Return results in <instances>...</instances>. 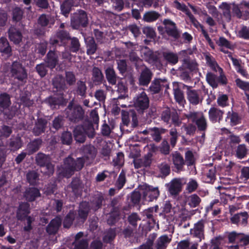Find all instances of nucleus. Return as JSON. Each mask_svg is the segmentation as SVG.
Masks as SVG:
<instances>
[{
    "label": "nucleus",
    "mask_w": 249,
    "mask_h": 249,
    "mask_svg": "<svg viewBox=\"0 0 249 249\" xmlns=\"http://www.w3.org/2000/svg\"><path fill=\"white\" fill-rule=\"evenodd\" d=\"M83 158H78L76 161H74L71 157H68L64 161V167L62 170L59 171L64 177L68 178L73 174L75 170H79L84 165Z\"/></svg>",
    "instance_id": "1"
},
{
    "label": "nucleus",
    "mask_w": 249,
    "mask_h": 249,
    "mask_svg": "<svg viewBox=\"0 0 249 249\" xmlns=\"http://www.w3.org/2000/svg\"><path fill=\"white\" fill-rule=\"evenodd\" d=\"M139 189L142 194L143 198L147 201L157 199L160 195V191L157 187H154L143 184L139 185Z\"/></svg>",
    "instance_id": "2"
},
{
    "label": "nucleus",
    "mask_w": 249,
    "mask_h": 249,
    "mask_svg": "<svg viewBox=\"0 0 249 249\" xmlns=\"http://www.w3.org/2000/svg\"><path fill=\"white\" fill-rule=\"evenodd\" d=\"M36 160L41 167V171L48 175H52L54 171L53 166L49 163V158L45 155L40 153L36 157Z\"/></svg>",
    "instance_id": "3"
},
{
    "label": "nucleus",
    "mask_w": 249,
    "mask_h": 249,
    "mask_svg": "<svg viewBox=\"0 0 249 249\" xmlns=\"http://www.w3.org/2000/svg\"><path fill=\"white\" fill-rule=\"evenodd\" d=\"M134 106L138 110L142 111L149 106V99L142 90L133 99Z\"/></svg>",
    "instance_id": "4"
},
{
    "label": "nucleus",
    "mask_w": 249,
    "mask_h": 249,
    "mask_svg": "<svg viewBox=\"0 0 249 249\" xmlns=\"http://www.w3.org/2000/svg\"><path fill=\"white\" fill-rule=\"evenodd\" d=\"M184 183L183 179L174 178L165 185L171 195L176 196L181 192Z\"/></svg>",
    "instance_id": "5"
},
{
    "label": "nucleus",
    "mask_w": 249,
    "mask_h": 249,
    "mask_svg": "<svg viewBox=\"0 0 249 249\" xmlns=\"http://www.w3.org/2000/svg\"><path fill=\"white\" fill-rule=\"evenodd\" d=\"M87 22V15L83 10H80L75 12L71 18V24L74 28H77L80 25L85 26Z\"/></svg>",
    "instance_id": "6"
},
{
    "label": "nucleus",
    "mask_w": 249,
    "mask_h": 249,
    "mask_svg": "<svg viewBox=\"0 0 249 249\" xmlns=\"http://www.w3.org/2000/svg\"><path fill=\"white\" fill-rule=\"evenodd\" d=\"M186 117L193 122H196L200 130H204L207 126L206 120L201 112H190Z\"/></svg>",
    "instance_id": "7"
},
{
    "label": "nucleus",
    "mask_w": 249,
    "mask_h": 249,
    "mask_svg": "<svg viewBox=\"0 0 249 249\" xmlns=\"http://www.w3.org/2000/svg\"><path fill=\"white\" fill-rule=\"evenodd\" d=\"M183 87L187 89V98L190 104L192 105H197L202 101L201 96V91L195 89H191L188 86L183 85Z\"/></svg>",
    "instance_id": "8"
},
{
    "label": "nucleus",
    "mask_w": 249,
    "mask_h": 249,
    "mask_svg": "<svg viewBox=\"0 0 249 249\" xmlns=\"http://www.w3.org/2000/svg\"><path fill=\"white\" fill-rule=\"evenodd\" d=\"M12 75L19 80L23 81L27 78V73L24 68L18 62H14L11 68Z\"/></svg>",
    "instance_id": "9"
},
{
    "label": "nucleus",
    "mask_w": 249,
    "mask_h": 249,
    "mask_svg": "<svg viewBox=\"0 0 249 249\" xmlns=\"http://www.w3.org/2000/svg\"><path fill=\"white\" fill-rule=\"evenodd\" d=\"M67 112L68 117L70 120L74 122L81 119L84 114L82 107L79 106H76L73 107L71 105H69Z\"/></svg>",
    "instance_id": "10"
},
{
    "label": "nucleus",
    "mask_w": 249,
    "mask_h": 249,
    "mask_svg": "<svg viewBox=\"0 0 249 249\" xmlns=\"http://www.w3.org/2000/svg\"><path fill=\"white\" fill-rule=\"evenodd\" d=\"M228 56L232 61L233 65L234 66L236 71L244 77L247 79H249V74L247 71L242 66L241 61L232 57L231 53L228 54Z\"/></svg>",
    "instance_id": "11"
},
{
    "label": "nucleus",
    "mask_w": 249,
    "mask_h": 249,
    "mask_svg": "<svg viewBox=\"0 0 249 249\" xmlns=\"http://www.w3.org/2000/svg\"><path fill=\"white\" fill-rule=\"evenodd\" d=\"M163 23L165 25L166 31L168 35L175 38L178 37V33L176 24L174 22L169 19H166L163 21Z\"/></svg>",
    "instance_id": "12"
},
{
    "label": "nucleus",
    "mask_w": 249,
    "mask_h": 249,
    "mask_svg": "<svg viewBox=\"0 0 249 249\" xmlns=\"http://www.w3.org/2000/svg\"><path fill=\"white\" fill-rule=\"evenodd\" d=\"M183 85L184 84L181 83L179 84L178 82L173 83L174 96L177 102H178L180 105H183L185 100L184 99L183 93L181 90L179 89L178 87H182L183 88H185V87H183Z\"/></svg>",
    "instance_id": "13"
},
{
    "label": "nucleus",
    "mask_w": 249,
    "mask_h": 249,
    "mask_svg": "<svg viewBox=\"0 0 249 249\" xmlns=\"http://www.w3.org/2000/svg\"><path fill=\"white\" fill-rule=\"evenodd\" d=\"M167 86V83L165 79H157L152 82L149 89L151 91L156 93L159 92L162 87Z\"/></svg>",
    "instance_id": "14"
},
{
    "label": "nucleus",
    "mask_w": 249,
    "mask_h": 249,
    "mask_svg": "<svg viewBox=\"0 0 249 249\" xmlns=\"http://www.w3.org/2000/svg\"><path fill=\"white\" fill-rule=\"evenodd\" d=\"M248 215L247 212L235 214L231 218L233 223L246 225L248 223Z\"/></svg>",
    "instance_id": "15"
},
{
    "label": "nucleus",
    "mask_w": 249,
    "mask_h": 249,
    "mask_svg": "<svg viewBox=\"0 0 249 249\" xmlns=\"http://www.w3.org/2000/svg\"><path fill=\"white\" fill-rule=\"evenodd\" d=\"M61 223L60 217H56L53 219L47 228V231L49 234H54L57 231Z\"/></svg>",
    "instance_id": "16"
},
{
    "label": "nucleus",
    "mask_w": 249,
    "mask_h": 249,
    "mask_svg": "<svg viewBox=\"0 0 249 249\" xmlns=\"http://www.w3.org/2000/svg\"><path fill=\"white\" fill-rule=\"evenodd\" d=\"M152 77L151 71L147 68H145L142 72L139 78V83L141 85H147Z\"/></svg>",
    "instance_id": "17"
},
{
    "label": "nucleus",
    "mask_w": 249,
    "mask_h": 249,
    "mask_svg": "<svg viewBox=\"0 0 249 249\" xmlns=\"http://www.w3.org/2000/svg\"><path fill=\"white\" fill-rule=\"evenodd\" d=\"M83 235V233L81 232L76 235L74 249H88V244L86 240L80 239Z\"/></svg>",
    "instance_id": "18"
},
{
    "label": "nucleus",
    "mask_w": 249,
    "mask_h": 249,
    "mask_svg": "<svg viewBox=\"0 0 249 249\" xmlns=\"http://www.w3.org/2000/svg\"><path fill=\"white\" fill-rule=\"evenodd\" d=\"M9 37L11 41L15 44H18L21 40V33L13 27L9 30Z\"/></svg>",
    "instance_id": "19"
},
{
    "label": "nucleus",
    "mask_w": 249,
    "mask_h": 249,
    "mask_svg": "<svg viewBox=\"0 0 249 249\" xmlns=\"http://www.w3.org/2000/svg\"><path fill=\"white\" fill-rule=\"evenodd\" d=\"M86 131L83 126H77L74 130L75 140L79 142H83L85 140Z\"/></svg>",
    "instance_id": "20"
},
{
    "label": "nucleus",
    "mask_w": 249,
    "mask_h": 249,
    "mask_svg": "<svg viewBox=\"0 0 249 249\" xmlns=\"http://www.w3.org/2000/svg\"><path fill=\"white\" fill-rule=\"evenodd\" d=\"M223 112L216 107H211L209 111V118L213 122H216L222 118Z\"/></svg>",
    "instance_id": "21"
},
{
    "label": "nucleus",
    "mask_w": 249,
    "mask_h": 249,
    "mask_svg": "<svg viewBox=\"0 0 249 249\" xmlns=\"http://www.w3.org/2000/svg\"><path fill=\"white\" fill-rule=\"evenodd\" d=\"M203 222L199 221L195 225L194 228L191 230V234L201 240L203 236Z\"/></svg>",
    "instance_id": "22"
},
{
    "label": "nucleus",
    "mask_w": 249,
    "mask_h": 249,
    "mask_svg": "<svg viewBox=\"0 0 249 249\" xmlns=\"http://www.w3.org/2000/svg\"><path fill=\"white\" fill-rule=\"evenodd\" d=\"M171 236L164 235L160 237L157 241L156 249H162L170 242Z\"/></svg>",
    "instance_id": "23"
},
{
    "label": "nucleus",
    "mask_w": 249,
    "mask_h": 249,
    "mask_svg": "<svg viewBox=\"0 0 249 249\" xmlns=\"http://www.w3.org/2000/svg\"><path fill=\"white\" fill-rule=\"evenodd\" d=\"M70 36L69 34L65 31H61L58 33L56 35V38H52L50 40L51 43L54 45L59 43V41L61 42L63 44L65 43V40L68 39Z\"/></svg>",
    "instance_id": "24"
},
{
    "label": "nucleus",
    "mask_w": 249,
    "mask_h": 249,
    "mask_svg": "<svg viewBox=\"0 0 249 249\" xmlns=\"http://www.w3.org/2000/svg\"><path fill=\"white\" fill-rule=\"evenodd\" d=\"M46 63L51 69L55 67L57 63V56L54 52L50 51L48 53Z\"/></svg>",
    "instance_id": "25"
},
{
    "label": "nucleus",
    "mask_w": 249,
    "mask_h": 249,
    "mask_svg": "<svg viewBox=\"0 0 249 249\" xmlns=\"http://www.w3.org/2000/svg\"><path fill=\"white\" fill-rule=\"evenodd\" d=\"M89 211V204L88 202H84L80 204L79 210V215L83 222L86 218Z\"/></svg>",
    "instance_id": "26"
},
{
    "label": "nucleus",
    "mask_w": 249,
    "mask_h": 249,
    "mask_svg": "<svg viewBox=\"0 0 249 249\" xmlns=\"http://www.w3.org/2000/svg\"><path fill=\"white\" fill-rule=\"evenodd\" d=\"M173 162L175 167L178 170L180 169L184 164L183 157L178 153L172 154Z\"/></svg>",
    "instance_id": "27"
},
{
    "label": "nucleus",
    "mask_w": 249,
    "mask_h": 249,
    "mask_svg": "<svg viewBox=\"0 0 249 249\" xmlns=\"http://www.w3.org/2000/svg\"><path fill=\"white\" fill-rule=\"evenodd\" d=\"M29 213V206L27 203H22L20 205L17 213L18 219H22Z\"/></svg>",
    "instance_id": "28"
},
{
    "label": "nucleus",
    "mask_w": 249,
    "mask_h": 249,
    "mask_svg": "<svg viewBox=\"0 0 249 249\" xmlns=\"http://www.w3.org/2000/svg\"><path fill=\"white\" fill-rule=\"evenodd\" d=\"M40 193L38 190L35 188H30L25 193L26 199L29 201H33L36 197L39 196Z\"/></svg>",
    "instance_id": "29"
},
{
    "label": "nucleus",
    "mask_w": 249,
    "mask_h": 249,
    "mask_svg": "<svg viewBox=\"0 0 249 249\" xmlns=\"http://www.w3.org/2000/svg\"><path fill=\"white\" fill-rule=\"evenodd\" d=\"M85 41L87 44V53L88 54H92L96 51L97 47L95 41L92 37H87L85 38Z\"/></svg>",
    "instance_id": "30"
},
{
    "label": "nucleus",
    "mask_w": 249,
    "mask_h": 249,
    "mask_svg": "<svg viewBox=\"0 0 249 249\" xmlns=\"http://www.w3.org/2000/svg\"><path fill=\"white\" fill-rule=\"evenodd\" d=\"M200 201L201 199L196 194L191 195L187 198V204L192 208H195L198 206Z\"/></svg>",
    "instance_id": "31"
},
{
    "label": "nucleus",
    "mask_w": 249,
    "mask_h": 249,
    "mask_svg": "<svg viewBox=\"0 0 249 249\" xmlns=\"http://www.w3.org/2000/svg\"><path fill=\"white\" fill-rule=\"evenodd\" d=\"M47 122L43 119H39L34 128V132L36 135H39L43 132Z\"/></svg>",
    "instance_id": "32"
},
{
    "label": "nucleus",
    "mask_w": 249,
    "mask_h": 249,
    "mask_svg": "<svg viewBox=\"0 0 249 249\" xmlns=\"http://www.w3.org/2000/svg\"><path fill=\"white\" fill-rule=\"evenodd\" d=\"M248 153V149L246 146L244 144H239L236 148L235 150L236 157L239 159H242L245 158Z\"/></svg>",
    "instance_id": "33"
},
{
    "label": "nucleus",
    "mask_w": 249,
    "mask_h": 249,
    "mask_svg": "<svg viewBox=\"0 0 249 249\" xmlns=\"http://www.w3.org/2000/svg\"><path fill=\"white\" fill-rule=\"evenodd\" d=\"M206 78L207 82L213 88H215L218 86V79L215 74L212 72H208L206 75Z\"/></svg>",
    "instance_id": "34"
},
{
    "label": "nucleus",
    "mask_w": 249,
    "mask_h": 249,
    "mask_svg": "<svg viewBox=\"0 0 249 249\" xmlns=\"http://www.w3.org/2000/svg\"><path fill=\"white\" fill-rule=\"evenodd\" d=\"M106 74L108 82L112 85H115L116 83V76L114 70L111 67L107 68Z\"/></svg>",
    "instance_id": "35"
},
{
    "label": "nucleus",
    "mask_w": 249,
    "mask_h": 249,
    "mask_svg": "<svg viewBox=\"0 0 249 249\" xmlns=\"http://www.w3.org/2000/svg\"><path fill=\"white\" fill-rule=\"evenodd\" d=\"M206 60L207 61V64L209 65V66L211 68V69L215 71H218L219 72H222V69L221 68H220L215 60L210 57V56L206 55Z\"/></svg>",
    "instance_id": "36"
},
{
    "label": "nucleus",
    "mask_w": 249,
    "mask_h": 249,
    "mask_svg": "<svg viewBox=\"0 0 249 249\" xmlns=\"http://www.w3.org/2000/svg\"><path fill=\"white\" fill-rule=\"evenodd\" d=\"M160 17V14L155 11L148 12L143 15V19L144 21L150 22L157 19Z\"/></svg>",
    "instance_id": "37"
},
{
    "label": "nucleus",
    "mask_w": 249,
    "mask_h": 249,
    "mask_svg": "<svg viewBox=\"0 0 249 249\" xmlns=\"http://www.w3.org/2000/svg\"><path fill=\"white\" fill-rule=\"evenodd\" d=\"M10 48L7 39L4 37L0 38V51L9 55L10 53Z\"/></svg>",
    "instance_id": "38"
},
{
    "label": "nucleus",
    "mask_w": 249,
    "mask_h": 249,
    "mask_svg": "<svg viewBox=\"0 0 249 249\" xmlns=\"http://www.w3.org/2000/svg\"><path fill=\"white\" fill-rule=\"evenodd\" d=\"M197 247L196 243L190 244L188 240H184L178 244V249H197Z\"/></svg>",
    "instance_id": "39"
},
{
    "label": "nucleus",
    "mask_w": 249,
    "mask_h": 249,
    "mask_svg": "<svg viewBox=\"0 0 249 249\" xmlns=\"http://www.w3.org/2000/svg\"><path fill=\"white\" fill-rule=\"evenodd\" d=\"M231 6L227 3L223 2L220 6L219 8L222 10L224 16L226 19L229 21L231 18L230 8Z\"/></svg>",
    "instance_id": "40"
},
{
    "label": "nucleus",
    "mask_w": 249,
    "mask_h": 249,
    "mask_svg": "<svg viewBox=\"0 0 249 249\" xmlns=\"http://www.w3.org/2000/svg\"><path fill=\"white\" fill-rule=\"evenodd\" d=\"M71 0L65 1L61 5V12L65 17H67L69 13L71 6Z\"/></svg>",
    "instance_id": "41"
},
{
    "label": "nucleus",
    "mask_w": 249,
    "mask_h": 249,
    "mask_svg": "<svg viewBox=\"0 0 249 249\" xmlns=\"http://www.w3.org/2000/svg\"><path fill=\"white\" fill-rule=\"evenodd\" d=\"M10 104V97L8 94L3 93L0 95V107H6Z\"/></svg>",
    "instance_id": "42"
},
{
    "label": "nucleus",
    "mask_w": 249,
    "mask_h": 249,
    "mask_svg": "<svg viewBox=\"0 0 249 249\" xmlns=\"http://www.w3.org/2000/svg\"><path fill=\"white\" fill-rule=\"evenodd\" d=\"M164 57L169 63L175 64L178 61V57L177 54L171 53H165Z\"/></svg>",
    "instance_id": "43"
},
{
    "label": "nucleus",
    "mask_w": 249,
    "mask_h": 249,
    "mask_svg": "<svg viewBox=\"0 0 249 249\" xmlns=\"http://www.w3.org/2000/svg\"><path fill=\"white\" fill-rule=\"evenodd\" d=\"M198 187V184L196 181L193 179H190L189 182L187 183L186 190L191 193L195 191Z\"/></svg>",
    "instance_id": "44"
},
{
    "label": "nucleus",
    "mask_w": 249,
    "mask_h": 249,
    "mask_svg": "<svg viewBox=\"0 0 249 249\" xmlns=\"http://www.w3.org/2000/svg\"><path fill=\"white\" fill-rule=\"evenodd\" d=\"M21 144L20 138L17 137L11 140L10 142V146L12 150H16L21 147Z\"/></svg>",
    "instance_id": "45"
},
{
    "label": "nucleus",
    "mask_w": 249,
    "mask_h": 249,
    "mask_svg": "<svg viewBox=\"0 0 249 249\" xmlns=\"http://www.w3.org/2000/svg\"><path fill=\"white\" fill-rule=\"evenodd\" d=\"M236 85L241 89L244 90L245 92H249V83L243 81L237 78L235 80Z\"/></svg>",
    "instance_id": "46"
},
{
    "label": "nucleus",
    "mask_w": 249,
    "mask_h": 249,
    "mask_svg": "<svg viewBox=\"0 0 249 249\" xmlns=\"http://www.w3.org/2000/svg\"><path fill=\"white\" fill-rule=\"evenodd\" d=\"M38 175L35 171L29 172L27 175V179L31 184H35L38 180Z\"/></svg>",
    "instance_id": "47"
},
{
    "label": "nucleus",
    "mask_w": 249,
    "mask_h": 249,
    "mask_svg": "<svg viewBox=\"0 0 249 249\" xmlns=\"http://www.w3.org/2000/svg\"><path fill=\"white\" fill-rule=\"evenodd\" d=\"M53 85L57 89H60L64 88L63 79L60 76H57L53 80Z\"/></svg>",
    "instance_id": "48"
},
{
    "label": "nucleus",
    "mask_w": 249,
    "mask_h": 249,
    "mask_svg": "<svg viewBox=\"0 0 249 249\" xmlns=\"http://www.w3.org/2000/svg\"><path fill=\"white\" fill-rule=\"evenodd\" d=\"M149 132L155 141L159 142L160 140V131L159 128H153Z\"/></svg>",
    "instance_id": "49"
},
{
    "label": "nucleus",
    "mask_w": 249,
    "mask_h": 249,
    "mask_svg": "<svg viewBox=\"0 0 249 249\" xmlns=\"http://www.w3.org/2000/svg\"><path fill=\"white\" fill-rule=\"evenodd\" d=\"M218 44L221 48L225 47L226 48H229L230 49H232L233 47V45H231L229 41H228L224 37H220L218 42Z\"/></svg>",
    "instance_id": "50"
},
{
    "label": "nucleus",
    "mask_w": 249,
    "mask_h": 249,
    "mask_svg": "<svg viewBox=\"0 0 249 249\" xmlns=\"http://www.w3.org/2000/svg\"><path fill=\"white\" fill-rule=\"evenodd\" d=\"M74 213H70L69 214L67 215L64 221V227L65 228H69L72 224L73 220Z\"/></svg>",
    "instance_id": "51"
},
{
    "label": "nucleus",
    "mask_w": 249,
    "mask_h": 249,
    "mask_svg": "<svg viewBox=\"0 0 249 249\" xmlns=\"http://www.w3.org/2000/svg\"><path fill=\"white\" fill-rule=\"evenodd\" d=\"M170 134L171 136L170 139L171 144L172 146H174L176 143L178 137L177 130L175 128H172L170 131Z\"/></svg>",
    "instance_id": "52"
},
{
    "label": "nucleus",
    "mask_w": 249,
    "mask_h": 249,
    "mask_svg": "<svg viewBox=\"0 0 249 249\" xmlns=\"http://www.w3.org/2000/svg\"><path fill=\"white\" fill-rule=\"evenodd\" d=\"M228 96L225 94L220 95L217 98V103L219 106L224 107L228 105Z\"/></svg>",
    "instance_id": "53"
},
{
    "label": "nucleus",
    "mask_w": 249,
    "mask_h": 249,
    "mask_svg": "<svg viewBox=\"0 0 249 249\" xmlns=\"http://www.w3.org/2000/svg\"><path fill=\"white\" fill-rule=\"evenodd\" d=\"M94 80L100 81L103 78V74L101 71L97 68H94L92 70Z\"/></svg>",
    "instance_id": "54"
},
{
    "label": "nucleus",
    "mask_w": 249,
    "mask_h": 249,
    "mask_svg": "<svg viewBox=\"0 0 249 249\" xmlns=\"http://www.w3.org/2000/svg\"><path fill=\"white\" fill-rule=\"evenodd\" d=\"M141 195H142V194L141 193L139 187L138 191H135L131 195L132 201L135 204L138 203L140 199Z\"/></svg>",
    "instance_id": "55"
},
{
    "label": "nucleus",
    "mask_w": 249,
    "mask_h": 249,
    "mask_svg": "<svg viewBox=\"0 0 249 249\" xmlns=\"http://www.w3.org/2000/svg\"><path fill=\"white\" fill-rule=\"evenodd\" d=\"M61 139L63 143L69 144L72 141L71 133L69 132L64 133L62 135Z\"/></svg>",
    "instance_id": "56"
},
{
    "label": "nucleus",
    "mask_w": 249,
    "mask_h": 249,
    "mask_svg": "<svg viewBox=\"0 0 249 249\" xmlns=\"http://www.w3.org/2000/svg\"><path fill=\"white\" fill-rule=\"evenodd\" d=\"M215 169L214 168L210 169L206 175V181L208 183L212 182L215 178Z\"/></svg>",
    "instance_id": "57"
},
{
    "label": "nucleus",
    "mask_w": 249,
    "mask_h": 249,
    "mask_svg": "<svg viewBox=\"0 0 249 249\" xmlns=\"http://www.w3.org/2000/svg\"><path fill=\"white\" fill-rule=\"evenodd\" d=\"M160 152L164 154H168L170 151L169 145L167 141H163L160 146Z\"/></svg>",
    "instance_id": "58"
},
{
    "label": "nucleus",
    "mask_w": 249,
    "mask_h": 249,
    "mask_svg": "<svg viewBox=\"0 0 249 249\" xmlns=\"http://www.w3.org/2000/svg\"><path fill=\"white\" fill-rule=\"evenodd\" d=\"M125 182V175L123 172H121L119 175V178L117 182V187L118 189H121Z\"/></svg>",
    "instance_id": "59"
},
{
    "label": "nucleus",
    "mask_w": 249,
    "mask_h": 249,
    "mask_svg": "<svg viewBox=\"0 0 249 249\" xmlns=\"http://www.w3.org/2000/svg\"><path fill=\"white\" fill-rule=\"evenodd\" d=\"M78 89L77 93L81 96H84L85 94L86 90V86L85 84L81 81H79L77 83Z\"/></svg>",
    "instance_id": "60"
},
{
    "label": "nucleus",
    "mask_w": 249,
    "mask_h": 249,
    "mask_svg": "<svg viewBox=\"0 0 249 249\" xmlns=\"http://www.w3.org/2000/svg\"><path fill=\"white\" fill-rule=\"evenodd\" d=\"M185 159L186 164L188 165H192L194 163L195 159L192 152L188 151L185 154Z\"/></svg>",
    "instance_id": "61"
},
{
    "label": "nucleus",
    "mask_w": 249,
    "mask_h": 249,
    "mask_svg": "<svg viewBox=\"0 0 249 249\" xmlns=\"http://www.w3.org/2000/svg\"><path fill=\"white\" fill-rule=\"evenodd\" d=\"M238 238L240 245L242 246H246L249 244V236L247 235L240 234Z\"/></svg>",
    "instance_id": "62"
},
{
    "label": "nucleus",
    "mask_w": 249,
    "mask_h": 249,
    "mask_svg": "<svg viewBox=\"0 0 249 249\" xmlns=\"http://www.w3.org/2000/svg\"><path fill=\"white\" fill-rule=\"evenodd\" d=\"M22 11L19 8H15L13 11V19L15 20H19L22 16Z\"/></svg>",
    "instance_id": "63"
},
{
    "label": "nucleus",
    "mask_w": 249,
    "mask_h": 249,
    "mask_svg": "<svg viewBox=\"0 0 249 249\" xmlns=\"http://www.w3.org/2000/svg\"><path fill=\"white\" fill-rule=\"evenodd\" d=\"M239 36L245 39H249V29L243 27L239 32Z\"/></svg>",
    "instance_id": "64"
}]
</instances>
